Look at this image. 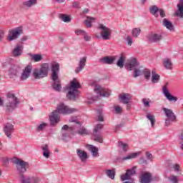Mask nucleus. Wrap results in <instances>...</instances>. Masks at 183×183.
Returning <instances> with one entry per match:
<instances>
[{
    "mask_svg": "<svg viewBox=\"0 0 183 183\" xmlns=\"http://www.w3.org/2000/svg\"><path fill=\"white\" fill-rule=\"evenodd\" d=\"M51 69V78L52 81L51 86L54 91L61 92L62 86H61V80L59 79V63L53 61L52 63H44L41 68L35 69L33 72V76L36 79H41L48 76V72Z\"/></svg>",
    "mask_w": 183,
    "mask_h": 183,
    "instance_id": "1",
    "label": "nucleus"
},
{
    "mask_svg": "<svg viewBox=\"0 0 183 183\" xmlns=\"http://www.w3.org/2000/svg\"><path fill=\"white\" fill-rule=\"evenodd\" d=\"M76 111L77 109L75 108H71L64 103H60L59 105L57 106L56 109L54 111L49 117L50 124L52 127H55V125L61 121L59 114L62 115H69L70 114L76 112Z\"/></svg>",
    "mask_w": 183,
    "mask_h": 183,
    "instance_id": "2",
    "label": "nucleus"
},
{
    "mask_svg": "<svg viewBox=\"0 0 183 183\" xmlns=\"http://www.w3.org/2000/svg\"><path fill=\"white\" fill-rule=\"evenodd\" d=\"M79 88H81V83L76 78L73 79L69 85L66 86V98L70 101H76L79 95Z\"/></svg>",
    "mask_w": 183,
    "mask_h": 183,
    "instance_id": "3",
    "label": "nucleus"
},
{
    "mask_svg": "<svg viewBox=\"0 0 183 183\" xmlns=\"http://www.w3.org/2000/svg\"><path fill=\"white\" fill-rule=\"evenodd\" d=\"M18 104H19V101L18 98L15 97V94L12 93L7 94V102L5 104L6 111L11 112V111H14L16 107H18Z\"/></svg>",
    "mask_w": 183,
    "mask_h": 183,
    "instance_id": "4",
    "label": "nucleus"
},
{
    "mask_svg": "<svg viewBox=\"0 0 183 183\" xmlns=\"http://www.w3.org/2000/svg\"><path fill=\"white\" fill-rule=\"evenodd\" d=\"M13 163L16 167V169L19 172V177H21V175H25V172H26V169L29 168V163L21 159L15 158L13 159Z\"/></svg>",
    "mask_w": 183,
    "mask_h": 183,
    "instance_id": "5",
    "label": "nucleus"
},
{
    "mask_svg": "<svg viewBox=\"0 0 183 183\" xmlns=\"http://www.w3.org/2000/svg\"><path fill=\"white\" fill-rule=\"evenodd\" d=\"M24 34V27L19 26L9 30V35L7 36V40L9 41H15L18 39Z\"/></svg>",
    "mask_w": 183,
    "mask_h": 183,
    "instance_id": "6",
    "label": "nucleus"
},
{
    "mask_svg": "<svg viewBox=\"0 0 183 183\" xmlns=\"http://www.w3.org/2000/svg\"><path fill=\"white\" fill-rule=\"evenodd\" d=\"M102 128H104V124H98L94 127L92 133L94 141H96V142H99L100 144L104 142V140L102 139V135H101V130Z\"/></svg>",
    "mask_w": 183,
    "mask_h": 183,
    "instance_id": "7",
    "label": "nucleus"
},
{
    "mask_svg": "<svg viewBox=\"0 0 183 183\" xmlns=\"http://www.w3.org/2000/svg\"><path fill=\"white\" fill-rule=\"evenodd\" d=\"M19 181L20 183H39L41 182V179L35 176L20 174L19 177Z\"/></svg>",
    "mask_w": 183,
    "mask_h": 183,
    "instance_id": "8",
    "label": "nucleus"
},
{
    "mask_svg": "<svg viewBox=\"0 0 183 183\" xmlns=\"http://www.w3.org/2000/svg\"><path fill=\"white\" fill-rule=\"evenodd\" d=\"M99 29L102 31L100 35L104 41L111 39V35H112V30L111 29L105 26L104 24H99Z\"/></svg>",
    "mask_w": 183,
    "mask_h": 183,
    "instance_id": "9",
    "label": "nucleus"
},
{
    "mask_svg": "<svg viewBox=\"0 0 183 183\" xmlns=\"http://www.w3.org/2000/svg\"><path fill=\"white\" fill-rule=\"evenodd\" d=\"M92 86H94V91L97 94H99L100 97L108 98L111 95V92L107 91V89L101 87V86L97 84V83H92Z\"/></svg>",
    "mask_w": 183,
    "mask_h": 183,
    "instance_id": "10",
    "label": "nucleus"
},
{
    "mask_svg": "<svg viewBox=\"0 0 183 183\" xmlns=\"http://www.w3.org/2000/svg\"><path fill=\"white\" fill-rule=\"evenodd\" d=\"M147 39L152 44H159L164 39V36L161 34H151L148 35Z\"/></svg>",
    "mask_w": 183,
    "mask_h": 183,
    "instance_id": "11",
    "label": "nucleus"
},
{
    "mask_svg": "<svg viewBox=\"0 0 183 183\" xmlns=\"http://www.w3.org/2000/svg\"><path fill=\"white\" fill-rule=\"evenodd\" d=\"M162 92L164 97L169 101L170 102H177L178 101V98L177 97H174L169 93L168 90V83H166L165 85L162 88Z\"/></svg>",
    "mask_w": 183,
    "mask_h": 183,
    "instance_id": "12",
    "label": "nucleus"
},
{
    "mask_svg": "<svg viewBox=\"0 0 183 183\" xmlns=\"http://www.w3.org/2000/svg\"><path fill=\"white\" fill-rule=\"evenodd\" d=\"M137 167H134L132 169H129L127 170L125 174L121 176L122 181H127V179H131V177H134V175L137 174Z\"/></svg>",
    "mask_w": 183,
    "mask_h": 183,
    "instance_id": "13",
    "label": "nucleus"
},
{
    "mask_svg": "<svg viewBox=\"0 0 183 183\" xmlns=\"http://www.w3.org/2000/svg\"><path fill=\"white\" fill-rule=\"evenodd\" d=\"M139 65V63L137 61V59L132 58L129 60V62L126 64V68L127 71H132L133 69H136L137 66Z\"/></svg>",
    "mask_w": 183,
    "mask_h": 183,
    "instance_id": "14",
    "label": "nucleus"
},
{
    "mask_svg": "<svg viewBox=\"0 0 183 183\" xmlns=\"http://www.w3.org/2000/svg\"><path fill=\"white\" fill-rule=\"evenodd\" d=\"M152 181V174L149 172L143 173L139 177L140 183H151Z\"/></svg>",
    "mask_w": 183,
    "mask_h": 183,
    "instance_id": "15",
    "label": "nucleus"
},
{
    "mask_svg": "<svg viewBox=\"0 0 183 183\" xmlns=\"http://www.w3.org/2000/svg\"><path fill=\"white\" fill-rule=\"evenodd\" d=\"M31 72H32V66L28 65L24 68L21 76V81H25L28 79L29 76H31Z\"/></svg>",
    "mask_w": 183,
    "mask_h": 183,
    "instance_id": "16",
    "label": "nucleus"
},
{
    "mask_svg": "<svg viewBox=\"0 0 183 183\" xmlns=\"http://www.w3.org/2000/svg\"><path fill=\"white\" fill-rule=\"evenodd\" d=\"M74 129L75 132H77L79 135H88V134H89L88 129H86L84 126H81V124L74 125Z\"/></svg>",
    "mask_w": 183,
    "mask_h": 183,
    "instance_id": "17",
    "label": "nucleus"
},
{
    "mask_svg": "<svg viewBox=\"0 0 183 183\" xmlns=\"http://www.w3.org/2000/svg\"><path fill=\"white\" fill-rule=\"evenodd\" d=\"M162 111H164L165 116L167 117V118H168V119L173 122L176 121L177 116H175V114H174L172 109L163 107Z\"/></svg>",
    "mask_w": 183,
    "mask_h": 183,
    "instance_id": "18",
    "label": "nucleus"
},
{
    "mask_svg": "<svg viewBox=\"0 0 183 183\" xmlns=\"http://www.w3.org/2000/svg\"><path fill=\"white\" fill-rule=\"evenodd\" d=\"M85 65H86V56L80 58L78 66L75 69L76 74H79L85 68Z\"/></svg>",
    "mask_w": 183,
    "mask_h": 183,
    "instance_id": "19",
    "label": "nucleus"
},
{
    "mask_svg": "<svg viewBox=\"0 0 183 183\" xmlns=\"http://www.w3.org/2000/svg\"><path fill=\"white\" fill-rule=\"evenodd\" d=\"M4 132L5 135L7 136V138H11V135H12V132H14V124L6 123L4 128Z\"/></svg>",
    "mask_w": 183,
    "mask_h": 183,
    "instance_id": "20",
    "label": "nucleus"
},
{
    "mask_svg": "<svg viewBox=\"0 0 183 183\" xmlns=\"http://www.w3.org/2000/svg\"><path fill=\"white\" fill-rule=\"evenodd\" d=\"M115 59H117V57L114 56H104L99 59V62H101V64H106L107 65H112V64L115 62Z\"/></svg>",
    "mask_w": 183,
    "mask_h": 183,
    "instance_id": "21",
    "label": "nucleus"
},
{
    "mask_svg": "<svg viewBox=\"0 0 183 183\" xmlns=\"http://www.w3.org/2000/svg\"><path fill=\"white\" fill-rule=\"evenodd\" d=\"M162 25L163 26H165L167 29H169V31H171V32H174L175 31V27H174V24H172V22L169 21L168 19H163Z\"/></svg>",
    "mask_w": 183,
    "mask_h": 183,
    "instance_id": "22",
    "label": "nucleus"
},
{
    "mask_svg": "<svg viewBox=\"0 0 183 183\" xmlns=\"http://www.w3.org/2000/svg\"><path fill=\"white\" fill-rule=\"evenodd\" d=\"M86 148L89 151H91L92 157H94L96 158L99 157V153H98V151H99L98 147L92 144H87Z\"/></svg>",
    "mask_w": 183,
    "mask_h": 183,
    "instance_id": "23",
    "label": "nucleus"
},
{
    "mask_svg": "<svg viewBox=\"0 0 183 183\" xmlns=\"http://www.w3.org/2000/svg\"><path fill=\"white\" fill-rule=\"evenodd\" d=\"M21 71V67L18 65H11L9 69V74L11 76H16Z\"/></svg>",
    "mask_w": 183,
    "mask_h": 183,
    "instance_id": "24",
    "label": "nucleus"
},
{
    "mask_svg": "<svg viewBox=\"0 0 183 183\" xmlns=\"http://www.w3.org/2000/svg\"><path fill=\"white\" fill-rule=\"evenodd\" d=\"M77 155L81 159V162H85L88 159V154L85 151H82L79 149L76 150Z\"/></svg>",
    "mask_w": 183,
    "mask_h": 183,
    "instance_id": "25",
    "label": "nucleus"
},
{
    "mask_svg": "<svg viewBox=\"0 0 183 183\" xmlns=\"http://www.w3.org/2000/svg\"><path fill=\"white\" fill-rule=\"evenodd\" d=\"M176 16L183 18V1L181 0L180 3L177 4V11L174 13Z\"/></svg>",
    "mask_w": 183,
    "mask_h": 183,
    "instance_id": "26",
    "label": "nucleus"
},
{
    "mask_svg": "<svg viewBox=\"0 0 183 183\" xmlns=\"http://www.w3.org/2000/svg\"><path fill=\"white\" fill-rule=\"evenodd\" d=\"M119 99H121L122 104H128L129 101H131V95L129 94L124 93L123 94L119 97Z\"/></svg>",
    "mask_w": 183,
    "mask_h": 183,
    "instance_id": "27",
    "label": "nucleus"
},
{
    "mask_svg": "<svg viewBox=\"0 0 183 183\" xmlns=\"http://www.w3.org/2000/svg\"><path fill=\"white\" fill-rule=\"evenodd\" d=\"M38 4V0H27L22 3L23 6L25 8H31Z\"/></svg>",
    "mask_w": 183,
    "mask_h": 183,
    "instance_id": "28",
    "label": "nucleus"
},
{
    "mask_svg": "<svg viewBox=\"0 0 183 183\" xmlns=\"http://www.w3.org/2000/svg\"><path fill=\"white\" fill-rule=\"evenodd\" d=\"M163 65L166 69H172V61L171 59L166 58L163 59Z\"/></svg>",
    "mask_w": 183,
    "mask_h": 183,
    "instance_id": "29",
    "label": "nucleus"
},
{
    "mask_svg": "<svg viewBox=\"0 0 183 183\" xmlns=\"http://www.w3.org/2000/svg\"><path fill=\"white\" fill-rule=\"evenodd\" d=\"M14 56H21L22 55V46L17 45L13 50Z\"/></svg>",
    "mask_w": 183,
    "mask_h": 183,
    "instance_id": "30",
    "label": "nucleus"
},
{
    "mask_svg": "<svg viewBox=\"0 0 183 183\" xmlns=\"http://www.w3.org/2000/svg\"><path fill=\"white\" fill-rule=\"evenodd\" d=\"M161 76L159 74H157L155 71H152V84H158L159 82Z\"/></svg>",
    "mask_w": 183,
    "mask_h": 183,
    "instance_id": "31",
    "label": "nucleus"
},
{
    "mask_svg": "<svg viewBox=\"0 0 183 183\" xmlns=\"http://www.w3.org/2000/svg\"><path fill=\"white\" fill-rule=\"evenodd\" d=\"M149 11L152 15H154L156 18H158V12H159V9L156 5L152 6L149 8Z\"/></svg>",
    "mask_w": 183,
    "mask_h": 183,
    "instance_id": "32",
    "label": "nucleus"
},
{
    "mask_svg": "<svg viewBox=\"0 0 183 183\" xmlns=\"http://www.w3.org/2000/svg\"><path fill=\"white\" fill-rule=\"evenodd\" d=\"M139 154H141V152L132 153L126 157H122V160L128 161V159H133L134 158H137Z\"/></svg>",
    "mask_w": 183,
    "mask_h": 183,
    "instance_id": "33",
    "label": "nucleus"
},
{
    "mask_svg": "<svg viewBox=\"0 0 183 183\" xmlns=\"http://www.w3.org/2000/svg\"><path fill=\"white\" fill-rule=\"evenodd\" d=\"M126 57L122 54L120 56L119 60L117 61V65L119 68H124V64L125 62Z\"/></svg>",
    "mask_w": 183,
    "mask_h": 183,
    "instance_id": "34",
    "label": "nucleus"
},
{
    "mask_svg": "<svg viewBox=\"0 0 183 183\" xmlns=\"http://www.w3.org/2000/svg\"><path fill=\"white\" fill-rule=\"evenodd\" d=\"M118 147L119 148H121L124 152H127L128 151V149L129 148V146L127 143H124L122 142H118Z\"/></svg>",
    "mask_w": 183,
    "mask_h": 183,
    "instance_id": "35",
    "label": "nucleus"
},
{
    "mask_svg": "<svg viewBox=\"0 0 183 183\" xmlns=\"http://www.w3.org/2000/svg\"><path fill=\"white\" fill-rule=\"evenodd\" d=\"M61 129L63 131H68L69 132H71V134H74L75 132V127L74 126L68 127V125L65 124L62 127Z\"/></svg>",
    "mask_w": 183,
    "mask_h": 183,
    "instance_id": "36",
    "label": "nucleus"
},
{
    "mask_svg": "<svg viewBox=\"0 0 183 183\" xmlns=\"http://www.w3.org/2000/svg\"><path fill=\"white\" fill-rule=\"evenodd\" d=\"M86 18L87 19L84 21V24L87 26V28H91V26H92V21H95V18L91 16H86Z\"/></svg>",
    "mask_w": 183,
    "mask_h": 183,
    "instance_id": "37",
    "label": "nucleus"
},
{
    "mask_svg": "<svg viewBox=\"0 0 183 183\" xmlns=\"http://www.w3.org/2000/svg\"><path fill=\"white\" fill-rule=\"evenodd\" d=\"M139 34H141V29L139 28H134L132 31V35L134 38H138V36H139Z\"/></svg>",
    "mask_w": 183,
    "mask_h": 183,
    "instance_id": "38",
    "label": "nucleus"
},
{
    "mask_svg": "<svg viewBox=\"0 0 183 183\" xmlns=\"http://www.w3.org/2000/svg\"><path fill=\"white\" fill-rule=\"evenodd\" d=\"M168 180L171 183H179V179H178V176L175 175H171L168 177Z\"/></svg>",
    "mask_w": 183,
    "mask_h": 183,
    "instance_id": "39",
    "label": "nucleus"
},
{
    "mask_svg": "<svg viewBox=\"0 0 183 183\" xmlns=\"http://www.w3.org/2000/svg\"><path fill=\"white\" fill-rule=\"evenodd\" d=\"M46 127H48V124L43 122L41 124H40L37 127H36V132H42L44 129H45V128H46Z\"/></svg>",
    "mask_w": 183,
    "mask_h": 183,
    "instance_id": "40",
    "label": "nucleus"
},
{
    "mask_svg": "<svg viewBox=\"0 0 183 183\" xmlns=\"http://www.w3.org/2000/svg\"><path fill=\"white\" fill-rule=\"evenodd\" d=\"M142 73L144 75L145 79H147V81L149 80V79L151 78V71L148 69H145L142 71Z\"/></svg>",
    "mask_w": 183,
    "mask_h": 183,
    "instance_id": "41",
    "label": "nucleus"
},
{
    "mask_svg": "<svg viewBox=\"0 0 183 183\" xmlns=\"http://www.w3.org/2000/svg\"><path fill=\"white\" fill-rule=\"evenodd\" d=\"M106 174L109 178H111V179H114L115 178V171L114 170H111L108 169L106 170Z\"/></svg>",
    "mask_w": 183,
    "mask_h": 183,
    "instance_id": "42",
    "label": "nucleus"
},
{
    "mask_svg": "<svg viewBox=\"0 0 183 183\" xmlns=\"http://www.w3.org/2000/svg\"><path fill=\"white\" fill-rule=\"evenodd\" d=\"M146 117H147V119H149V121H150V122L152 124V127H154V125H155V116H154L151 114H147Z\"/></svg>",
    "mask_w": 183,
    "mask_h": 183,
    "instance_id": "43",
    "label": "nucleus"
},
{
    "mask_svg": "<svg viewBox=\"0 0 183 183\" xmlns=\"http://www.w3.org/2000/svg\"><path fill=\"white\" fill-rule=\"evenodd\" d=\"M59 19L63 21V22H71V17L66 16V14H61Z\"/></svg>",
    "mask_w": 183,
    "mask_h": 183,
    "instance_id": "44",
    "label": "nucleus"
},
{
    "mask_svg": "<svg viewBox=\"0 0 183 183\" xmlns=\"http://www.w3.org/2000/svg\"><path fill=\"white\" fill-rule=\"evenodd\" d=\"M31 59H33L34 62H39V61L42 60V56H41V54H34L31 55Z\"/></svg>",
    "mask_w": 183,
    "mask_h": 183,
    "instance_id": "45",
    "label": "nucleus"
},
{
    "mask_svg": "<svg viewBox=\"0 0 183 183\" xmlns=\"http://www.w3.org/2000/svg\"><path fill=\"white\" fill-rule=\"evenodd\" d=\"M142 102L146 108H149V107H151L149 104V99L144 98L142 99Z\"/></svg>",
    "mask_w": 183,
    "mask_h": 183,
    "instance_id": "46",
    "label": "nucleus"
},
{
    "mask_svg": "<svg viewBox=\"0 0 183 183\" xmlns=\"http://www.w3.org/2000/svg\"><path fill=\"white\" fill-rule=\"evenodd\" d=\"M97 114H98L97 121H99L101 122H104V116H102V110L97 109Z\"/></svg>",
    "mask_w": 183,
    "mask_h": 183,
    "instance_id": "47",
    "label": "nucleus"
},
{
    "mask_svg": "<svg viewBox=\"0 0 183 183\" xmlns=\"http://www.w3.org/2000/svg\"><path fill=\"white\" fill-rule=\"evenodd\" d=\"M142 73V71H141V70L138 69H134V78H138V76H141V74Z\"/></svg>",
    "mask_w": 183,
    "mask_h": 183,
    "instance_id": "48",
    "label": "nucleus"
},
{
    "mask_svg": "<svg viewBox=\"0 0 183 183\" xmlns=\"http://www.w3.org/2000/svg\"><path fill=\"white\" fill-rule=\"evenodd\" d=\"M114 109L116 112V114H121V112H122V108H121V107L119 105H114Z\"/></svg>",
    "mask_w": 183,
    "mask_h": 183,
    "instance_id": "49",
    "label": "nucleus"
},
{
    "mask_svg": "<svg viewBox=\"0 0 183 183\" xmlns=\"http://www.w3.org/2000/svg\"><path fill=\"white\" fill-rule=\"evenodd\" d=\"M127 44L131 46V45H132V44H134V40L132 39V37H131V36H128L127 37Z\"/></svg>",
    "mask_w": 183,
    "mask_h": 183,
    "instance_id": "50",
    "label": "nucleus"
},
{
    "mask_svg": "<svg viewBox=\"0 0 183 183\" xmlns=\"http://www.w3.org/2000/svg\"><path fill=\"white\" fill-rule=\"evenodd\" d=\"M85 32H86L85 31L81 30V29L75 30V34L76 35H84V34H85Z\"/></svg>",
    "mask_w": 183,
    "mask_h": 183,
    "instance_id": "51",
    "label": "nucleus"
},
{
    "mask_svg": "<svg viewBox=\"0 0 183 183\" xmlns=\"http://www.w3.org/2000/svg\"><path fill=\"white\" fill-rule=\"evenodd\" d=\"M146 158H147L149 161H152L154 157L152 156V154H151L149 152H146Z\"/></svg>",
    "mask_w": 183,
    "mask_h": 183,
    "instance_id": "52",
    "label": "nucleus"
},
{
    "mask_svg": "<svg viewBox=\"0 0 183 183\" xmlns=\"http://www.w3.org/2000/svg\"><path fill=\"white\" fill-rule=\"evenodd\" d=\"M83 36H84V41H91L92 37L90 36H88V34H86V32L84 33Z\"/></svg>",
    "mask_w": 183,
    "mask_h": 183,
    "instance_id": "53",
    "label": "nucleus"
},
{
    "mask_svg": "<svg viewBox=\"0 0 183 183\" xmlns=\"http://www.w3.org/2000/svg\"><path fill=\"white\" fill-rule=\"evenodd\" d=\"M159 14H160L161 18H165V11H164V9H160L159 10Z\"/></svg>",
    "mask_w": 183,
    "mask_h": 183,
    "instance_id": "54",
    "label": "nucleus"
},
{
    "mask_svg": "<svg viewBox=\"0 0 183 183\" xmlns=\"http://www.w3.org/2000/svg\"><path fill=\"white\" fill-rule=\"evenodd\" d=\"M44 152H49V147H48V144H45L44 147H41Z\"/></svg>",
    "mask_w": 183,
    "mask_h": 183,
    "instance_id": "55",
    "label": "nucleus"
},
{
    "mask_svg": "<svg viewBox=\"0 0 183 183\" xmlns=\"http://www.w3.org/2000/svg\"><path fill=\"white\" fill-rule=\"evenodd\" d=\"M5 33L3 30H0V42H2V39H4V36Z\"/></svg>",
    "mask_w": 183,
    "mask_h": 183,
    "instance_id": "56",
    "label": "nucleus"
},
{
    "mask_svg": "<svg viewBox=\"0 0 183 183\" xmlns=\"http://www.w3.org/2000/svg\"><path fill=\"white\" fill-rule=\"evenodd\" d=\"M73 8H81L79 6V2L78 1H74L73 2Z\"/></svg>",
    "mask_w": 183,
    "mask_h": 183,
    "instance_id": "57",
    "label": "nucleus"
},
{
    "mask_svg": "<svg viewBox=\"0 0 183 183\" xmlns=\"http://www.w3.org/2000/svg\"><path fill=\"white\" fill-rule=\"evenodd\" d=\"M49 152H43V156L44 157V158H49Z\"/></svg>",
    "mask_w": 183,
    "mask_h": 183,
    "instance_id": "58",
    "label": "nucleus"
},
{
    "mask_svg": "<svg viewBox=\"0 0 183 183\" xmlns=\"http://www.w3.org/2000/svg\"><path fill=\"white\" fill-rule=\"evenodd\" d=\"M69 122H74V124H76V125H78V124H79L78 120H76V119H74V118L70 119Z\"/></svg>",
    "mask_w": 183,
    "mask_h": 183,
    "instance_id": "59",
    "label": "nucleus"
},
{
    "mask_svg": "<svg viewBox=\"0 0 183 183\" xmlns=\"http://www.w3.org/2000/svg\"><path fill=\"white\" fill-rule=\"evenodd\" d=\"M174 169L176 171V172H178V171H179V164H175L174 166Z\"/></svg>",
    "mask_w": 183,
    "mask_h": 183,
    "instance_id": "60",
    "label": "nucleus"
},
{
    "mask_svg": "<svg viewBox=\"0 0 183 183\" xmlns=\"http://www.w3.org/2000/svg\"><path fill=\"white\" fill-rule=\"evenodd\" d=\"M140 161L142 164H148V162L147 161V159H144L143 157H142L140 159Z\"/></svg>",
    "mask_w": 183,
    "mask_h": 183,
    "instance_id": "61",
    "label": "nucleus"
},
{
    "mask_svg": "<svg viewBox=\"0 0 183 183\" xmlns=\"http://www.w3.org/2000/svg\"><path fill=\"white\" fill-rule=\"evenodd\" d=\"M28 36H24L21 39V42H25V41H27Z\"/></svg>",
    "mask_w": 183,
    "mask_h": 183,
    "instance_id": "62",
    "label": "nucleus"
},
{
    "mask_svg": "<svg viewBox=\"0 0 183 183\" xmlns=\"http://www.w3.org/2000/svg\"><path fill=\"white\" fill-rule=\"evenodd\" d=\"M125 124L124 123H121L120 124L117 125V129H119V128H122Z\"/></svg>",
    "mask_w": 183,
    "mask_h": 183,
    "instance_id": "63",
    "label": "nucleus"
},
{
    "mask_svg": "<svg viewBox=\"0 0 183 183\" xmlns=\"http://www.w3.org/2000/svg\"><path fill=\"white\" fill-rule=\"evenodd\" d=\"M179 138H180V139H181L182 141H183V131L182 132Z\"/></svg>",
    "mask_w": 183,
    "mask_h": 183,
    "instance_id": "64",
    "label": "nucleus"
}]
</instances>
